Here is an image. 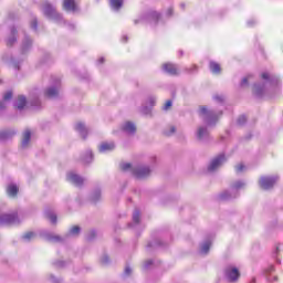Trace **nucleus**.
<instances>
[{"mask_svg": "<svg viewBox=\"0 0 283 283\" xmlns=\"http://www.w3.org/2000/svg\"><path fill=\"white\" fill-rule=\"evenodd\" d=\"M60 25H67L69 30H74L75 25L64 20Z\"/></svg>", "mask_w": 283, "mask_h": 283, "instance_id": "obj_60", "label": "nucleus"}, {"mask_svg": "<svg viewBox=\"0 0 283 283\" xmlns=\"http://www.w3.org/2000/svg\"><path fill=\"white\" fill-rule=\"evenodd\" d=\"M97 232L96 230L92 229L88 230L85 234L86 242H94L96 240Z\"/></svg>", "mask_w": 283, "mask_h": 283, "instance_id": "obj_37", "label": "nucleus"}, {"mask_svg": "<svg viewBox=\"0 0 283 283\" xmlns=\"http://www.w3.org/2000/svg\"><path fill=\"white\" fill-rule=\"evenodd\" d=\"M140 227V210L136 208L133 212V222L128 223V229H138Z\"/></svg>", "mask_w": 283, "mask_h": 283, "instance_id": "obj_21", "label": "nucleus"}, {"mask_svg": "<svg viewBox=\"0 0 283 283\" xmlns=\"http://www.w3.org/2000/svg\"><path fill=\"white\" fill-rule=\"evenodd\" d=\"M44 217L46 218V220H50L51 224H56L57 217H56V213H54V210L52 208H45Z\"/></svg>", "mask_w": 283, "mask_h": 283, "instance_id": "obj_27", "label": "nucleus"}, {"mask_svg": "<svg viewBox=\"0 0 283 283\" xmlns=\"http://www.w3.org/2000/svg\"><path fill=\"white\" fill-rule=\"evenodd\" d=\"M64 10L67 12H76V1L75 0H64Z\"/></svg>", "mask_w": 283, "mask_h": 283, "instance_id": "obj_30", "label": "nucleus"}, {"mask_svg": "<svg viewBox=\"0 0 283 283\" xmlns=\"http://www.w3.org/2000/svg\"><path fill=\"white\" fill-rule=\"evenodd\" d=\"M277 253H280V245H276V248L273 252V256L276 258Z\"/></svg>", "mask_w": 283, "mask_h": 283, "instance_id": "obj_64", "label": "nucleus"}, {"mask_svg": "<svg viewBox=\"0 0 283 283\" xmlns=\"http://www.w3.org/2000/svg\"><path fill=\"white\" fill-rule=\"evenodd\" d=\"M123 3H124V0H109V6L112 10H114L115 12H118V10L123 8Z\"/></svg>", "mask_w": 283, "mask_h": 283, "instance_id": "obj_35", "label": "nucleus"}, {"mask_svg": "<svg viewBox=\"0 0 283 283\" xmlns=\"http://www.w3.org/2000/svg\"><path fill=\"white\" fill-rule=\"evenodd\" d=\"M114 149H116V144H114L113 142L102 143L98 147L99 154H107V151H114Z\"/></svg>", "mask_w": 283, "mask_h": 283, "instance_id": "obj_25", "label": "nucleus"}, {"mask_svg": "<svg viewBox=\"0 0 283 283\" xmlns=\"http://www.w3.org/2000/svg\"><path fill=\"white\" fill-rule=\"evenodd\" d=\"M124 275H125V277H129L132 275V266L126 265V268L124 270Z\"/></svg>", "mask_w": 283, "mask_h": 283, "instance_id": "obj_54", "label": "nucleus"}, {"mask_svg": "<svg viewBox=\"0 0 283 283\" xmlns=\"http://www.w3.org/2000/svg\"><path fill=\"white\" fill-rule=\"evenodd\" d=\"M82 163L84 165H92L94 163V153L90 149H87L82 156H81Z\"/></svg>", "mask_w": 283, "mask_h": 283, "instance_id": "obj_28", "label": "nucleus"}, {"mask_svg": "<svg viewBox=\"0 0 283 283\" xmlns=\"http://www.w3.org/2000/svg\"><path fill=\"white\" fill-rule=\"evenodd\" d=\"M224 163H227V155L222 153L210 160V164L208 165V171L213 174V171H216L219 167H222Z\"/></svg>", "mask_w": 283, "mask_h": 283, "instance_id": "obj_11", "label": "nucleus"}, {"mask_svg": "<svg viewBox=\"0 0 283 283\" xmlns=\"http://www.w3.org/2000/svg\"><path fill=\"white\" fill-rule=\"evenodd\" d=\"M151 266H154V260L149 259L147 261H145L144 263V269H150Z\"/></svg>", "mask_w": 283, "mask_h": 283, "instance_id": "obj_52", "label": "nucleus"}, {"mask_svg": "<svg viewBox=\"0 0 283 283\" xmlns=\"http://www.w3.org/2000/svg\"><path fill=\"white\" fill-rule=\"evenodd\" d=\"M275 271V266L270 265L265 271V277L268 280V282H277V276L271 277V273H273Z\"/></svg>", "mask_w": 283, "mask_h": 283, "instance_id": "obj_32", "label": "nucleus"}, {"mask_svg": "<svg viewBox=\"0 0 283 283\" xmlns=\"http://www.w3.org/2000/svg\"><path fill=\"white\" fill-rule=\"evenodd\" d=\"M17 136V129L14 128H6L0 130V143H6V140H11Z\"/></svg>", "mask_w": 283, "mask_h": 283, "instance_id": "obj_17", "label": "nucleus"}, {"mask_svg": "<svg viewBox=\"0 0 283 283\" xmlns=\"http://www.w3.org/2000/svg\"><path fill=\"white\" fill-rule=\"evenodd\" d=\"M122 169H123V171H129V169L132 171V169H134V167H132V164H124L122 166Z\"/></svg>", "mask_w": 283, "mask_h": 283, "instance_id": "obj_59", "label": "nucleus"}, {"mask_svg": "<svg viewBox=\"0 0 283 283\" xmlns=\"http://www.w3.org/2000/svg\"><path fill=\"white\" fill-rule=\"evenodd\" d=\"M28 107V97L25 95H18V97L13 102V109L22 114L23 111Z\"/></svg>", "mask_w": 283, "mask_h": 283, "instance_id": "obj_13", "label": "nucleus"}, {"mask_svg": "<svg viewBox=\"0 0 283 283\" xmlns=\"http://www.w3.org/2000/svg\"><path fill=\"white\" fill-rule=\"evenodd\" d=\"M32 45H34V40L24 32V36L20 44V54L14 55L10 52H7L2 55V61L14 70L15 76H18V72H21V67H23V63L28 59V54L32 52Z\"/></svg>", "mask_w": 283, "mask_h": 283, "instance_id": "obj_1", "label": "nucleus"}, {"mask_svg": "<svg viewBox=\"0 0 283 283\" xmlns=\"http://www.w3.org/2000/svg\"><path fill=\"white\" fill-rule=\"evenodd\" d=\"M82 231L83 229L80 226H73L69 229L67 233L64 235L66 240H70L71 238H78Z\"/></svg>", "mask_w": 283, "mask_h": 283, "instance_id": "obj_24", "label": "nucleus"}, {"mask_svg": "<svg viewBox=\"0 0 283 283\" xmlns=\"http://www.w3.org/2000/svg\"><path fill=\"white\" fill-rule=\"evenodd\" d=\"M52 264L56 268V269H64V266L67 264V262L62 261V260H55L52 262Z\"/></svg>", "mask_w": 283, "mask_h": 283, "instance_id": "obj_45", "label": "nucleus"}, {"mask_svg": "<svg viewBox=\"0 0 283 283\" xmlns=\"http://www.w3.org/2000/svg\"><path fill=\"white\" fill-rule=\"evenodd\" d=\"M42 13L50 21H54V23H57V24L65 23V19H63V14L59 13V11H56V7L50 3V1L43 2Z\"/></svg>", "mask_w": 283, "mask_h": 283, "instance_id": "obj_3", "label": "nucleus"}, {"mask_svg": "<svg viewBox=\"0 0 283 283\" xmlns=\"http://www.w3.org/2000/svg\"><path fill=\"white\" fill-rule=\"evenodd\" d=\"M172 105L174 102L171 99H168L163 107L164 112H168V109H171Z\"/></svg>", "mask_w": 283, "mask_h": 283, "instance_id": "obj_49", "label": "nucleus"}, {"mask_svg": "<svg viewBox=\"0 0 283 283\" xmlns=\"http://www.w3.org/2000/svg\"><path fill=\"white\" fill-rule=\"evenodd\" d=\"M211 251V239H206L199 243V255H207Z\"/></svg>", "mask_w": 283, "mask_h": 283, "instance_id": "obj_22", "label": "nucleus"}, {"mask_svg": "<svg viewBox=\"0 0 283 283\" xmlns=\"http://www.w3.org/2000/svg\"><path fill=\"white\" fill-rule=\"evenodd\" d=\"M196 139L198 143H202L203 145H209L213 143V137L209 133V128L207 126H200L196 133Z\"/></svg>", "mask_w": 283, "mask_h": 283, "instance_id": "obj_8", "label": "nucleus"}, {"mask_svg": "<svg viewBox=\"0 0 283 283\" xmlns=\"http://www.w3.org/2000/svg\"><path fill=\"white\" fill-rule=\"evenodd\" d=\"M261 77L263 81H266L271 87H276V85L280 83V77L275 75H269V73H262Z\"/></svg>", "mask_w": 283, "mask_h": 283, "instance_id": "obj_23", "label": "nucleus"}, {"mask_svg": "<svg viewBox=\"0 0 283 283\" xmlns=\"http://www.w3.org/2000/svg\"><path fill=\"white\" fill-rule=\"evenodd\" d=\"M165 136H171L174 134H176V127L175 126H170L169 130H164Z\"/></svg>", "mask_w": 283, "mask_h": 283, "instance_id": "obj_50", "label": "nucleus"}, {"mask_svg": "<svg viewBox=\"0 0 283 283\" xmlns=\"http://www.w3.org/2000/svg\"><path fill=\"white\" fill-rule=\"evenodd\" d=\"M19 220V216L17 213H3L0 214V224L1 227L6 224H14Z\"/></svg>", "mask_w": 283, "mask_h": 283, "instance_id": "obj_15", "label": "nucleus"}, {"mask_svg": "<svg viewBox=\"0 0 283 283\" xmlns=\"http://www.w3.org/2000/svg\"><path fill=\"white\" fill-rule=\"evenodd\" d=\"M132 175L137 180H145V178H149V176H151V166L137 165L132 168Z\"/></svg>", "mask_w": 283, "mask_h": 283, "instance_id": "obj_6", "label": "nucleus"}, {"mask_svg": "<svg viewBox=\"0 0 283 283\" xmlns=\"http://www.w3.org/2000/svg\"><path fill=\"white\" fill-rule=\"evenodd\" d=\"M41 62L44 63V64L51 63L52 62V54H50V52H48V51H43Z\"/></svg>", "mask_w": 283, "mask_h": 283, "instance_id": "obj_42", "label": "nucleus"}, {"mask_svg": "<svg viewBox=\"0 0 283 283\" xmlns=\"http://www.w3.org/2000/svg\"><path fill=\"white\" fill-rule=\"evenodd\" d=\"M280 177L277 176H261L259 180V187L263 189V191H269L275 187Z\"/></svg>", "mask_w": 283, "mask_h": 283, "instance_id": "obj_7", "label": "nucleus"}, {"mask_svg": "<svg viewBox=\"0 0 283 283\" xmlns=\"http://www.w3.org/2000/svg\"><path fill=\"white\" fill-rule=\"evenodd\" d=\"M148 105L149 107H154L156 105V96L148 97Z\"/></svg>", "mask_w": 283, "mask_h": 283, "instance_id": "obj_53", "label": "nucleus"}, {"mask_svg": "<svg viewBox=\"0 0 283 283\" xmlns=\"http://www.w3.org/2000/svg\"><path fill=\"white\" fill-rule=\"evenodd\" d=\"M75 130L80 134V136L83 138V140L87 139L88 130H87V127L83 123H81V122L77 123L75 125Z\"/></svg>", "mask_w": 283, "mask_h": 283, "instance_id": "obj_29", "label": "nucleus"}, {"mask_svg": "<svg viewBox=\"0 0 283 283\" xmlns=\"http://www.w3.org/2000/svg\"><path fill=\"white\" fill-rule=\"evenodd\" d=\"M91 202H98L101 200V188H95L90 196Z\"/></svg>", "mask_w": 283, "mask_h": 283, "instance_id": "obj_33", "label": "nucleus"}, {"mask_svg": "<svg viewBox=\"0 0 283 283\" xmlns=\"http://www.w3.org/2000/svg\"><path fill=\"white\" fill-rule=\"evenodd\" d=\"M66 180L72 185H75V187H83V184L85 182V179L75 172H69L66 175Z\"/></svg>", "mask_w": 283, "mask_h": 283, "instance_id": "obj_16", "label": "nucleus"}, {"mask_svg": "<svg viewBox=\"0 0 283 283\" xmlns=\"http://www.w3.org/2000/svg\"><path fill=\"white\" fill-rule=\"evenodd\" d=\"M168 243L158 239V238H154L151 241H148L147 245H146V250L148 251V253H151L153 251H156V249H167Z\"/></svg>", "mask_w": 283, "mask_h": 283, "instance_id": "obj_12", "label": "nucleus"}, {"mask_svg": "<svg viewBox=\"0 0 283 283\" xmlns=\"http://www.w3.org/2000/svg\"><path fill=\"white\" fill-rule=\"evenodd\" d=\"M138 23H145V20H143V15H140L138 19L134 20L135 25H138Z\"/></svg>", "mask_w": 283, "mask_h": 283, "instance_id": "obj_62", "label": "nucleus"}, {"mask_svg": "<svg viewBox=\"0 0 283 283\" xmlns=\"http://www.w3.org/2000/svg\"><path fill=\"white\" fill-rule=\"evenodd\" d=\"M99 262L103 266H109L112 264V260L109 259L108 253H103L102 256L99 258Z\"/></svg>", "mask_w": 283, "mask_h": 283, "instance_id": "obj_38", "label": "nucleus"}, {"mask_svg": "<svg viewBox=\"0 0 283 283\" xmlns=\"http://www.w3.org/2000/svg\"><path fill=\"white\" fill-rule=\"evenodd\" d=\"M160 13L158 11L149 10L142 14V21L144 23H148L149 25H153V28H156L158 25V22L160 21Z\"/></svg>", "mask_w": 283, "mask_h": 283, "instance_id": "obj_9", "label": "nucleus"}, {"mask_svg": "<svg viewBox=\"0 0 283 283\" xmlns=\"http://www.w3.org/2000/svg\"><path fill=\"white\" fill-rule=\"evenodd\" d=\"M244 181L238 180L230 185V190H224L218 195V200L222 202H229V200H235V198H240V189L244 187Z\"/></svg>", "mask_w": 283, "mask_h": 283, "instance_id": "obj_2", "label": "nucleus"}, {"mask_svg": "<svg viewBox=\"0 0 283 283\" xmlns=\"http://www.w3.org/2000/svg\"><path fill=\"white\" fill-rule=\"evenodd\" d=\"M264 90H266V84L262 82H258L253 84L252 94L256 98H262L264 96Z\"/></svg>", "mask_w": 283, "mask_h": 283, "instance_id": "obj_18", "label": "nucleus"}, {"mask_svg": "<svg viewBox=\"0 0 283 283\" xmlns=\"http://www.w3.org/2000/svg\"><path fill=\"white\" fill-rule=\"evenodd\" d=\"M7 193L8 196H10V198H17L19 193V186H17L15 184H10L7 187Z\"/></svg>", "mask_w": 283, "mask_h": 283, "instance_id": "obj_31", "label": "nucleus"}, {"mask_svg": "<svg viewBox=\"0 0 283 283\" xmlns=\"http://www.w3.org/2000/svg\"><path fill=\"white\" fill-rule=\"evenodd\" d=\"M34 238H36V233L35 232H27L22 235V240L23 242H32V240H34Z\"/></svg>", "mask_w": 283, "mask_h": 283, "instance_id": "obj_40", "label": "nucleus"}, {"mask_svg": "<svg viewBox=\"0 0 283 283\" xmlns=\"http://www.w3.org/2000/svg\"><path fill=\"white\" fill-rule=\"evenodd\" d=\"M240 87H249V77H243L241 80Z\"/></svg>", "mask_w": 283, "mask_h": 283, "instance_id": "obj_51", "label": "nucleus"}, {"mask_svg": "<svg viewBox=\"0 0 283 283\" xmlns=\"http://www.w3.org/2000/svg\"><path fill=\"white\" fill-rule=\"evenodd\" d=\"M213 101L217 103H224V96L223 95H214Z\"/></svg>", "mask_w": 283, "mask_h": 283, "instance_id": "obj_55", "label": "nucleus"}, {"mask_svg": "<svg viewBox=\"0 0 283 283\" xmlns=\"http://www.w3.org/2000/svg\"><path fill=\"white\" fill-rule=\"evenodd\" d=\"M237 125H239V127H244V125H247V115L239 116L237 119Z\"/></svg>", "mask_w": 283, "mask_h": 283, "instance_id": "obj_44", "label": "nucleus"}, {"mask_svg": "<svg viewBox=\"0 0 283 283\" xmlns=\"http://www.w3.org/2000/svg\"><path fill=\"white\" fill-rule=\"evenodd\" d=\"M43 238H45V240H48V242H55L57 244H65V242H67V238H65V234L63 237L61 235H56V234H52L48 231L42 232Z\"/></svg>", "mask_w": 283, "mask_h": 283, "instance_id": "obj_14", "label": "nucleus"}, {"mask_svg": "<svg viewBox=\"0 0 283 283\" xmlns=\"http://www.w3.org/2000/svg\"><path fill=\"white\" fill-rule=\"evenodd\" d=\"M163 70L166 74H169V76H178V69L171 63L164 64Z\"/></svg>", "mask_w": 283, "mask_h": 283, "instance_id": "obj_26", "label": "nucleus"}, {"mask_svg": "<svg viewBox=\"0 0 283 283\" xmlns=\"http://www.w3.org/2000/svg\"><path fill=\"white\" fill-rule=\"evenodd\" d=\"M49 281L51 283H63V280L61 277H56V275L54 274L49 275Z\"/></svg>", "mask_w": 283, "mask_h": 283, "instance_id": "obj_46", "label": "nucleus"}, {"mask_svg": "<svg viewBox=\"0 0 283 283\" xmlns=\"http://www.w3.org/2000/svg\"><path fill=\"white\" fill-rule=\"evenodd\" d=\"M13 96H14V93L12 91H6L2 94V101H4V103H10V101H12Z\"/></svg>", "mask_w": 283, "mask_h": 283, "instance_id": "obj_41", "label": "nucleus"}, {"mask_svg": "<svg viewBox=\"0 0 283 283\" xmlns=\"http://www.w3.org/2000/svg\"><path fill=\"white\" fill-rule=\"evenodd\" d=\"M59 92H61V78L51 77V85L44 91L46 98H59Z\"/></svg>", "mask_w": 283, "mask_h": 283, "instance_id": "obj_5", "label": "nucleus"}, {"mask_svg": "<svg viewBox=\"0 0 283 283\" xmlns=\"http://www.w3.org/2000/svg\"><path fill=\"white\" fill-rule=\"evenodd\" d=\"M9 19H10L11 21L17 20V19H18L17 13H14V12H10V13H9Z\"/></svg>", "mask_w": 283, "mask_h": 283, "instance_id": "obj_63", "label": "nucleus"}, {"mask_svg": "<svg viewBox=\"0 0 283 283\" xmlns=\"http://www.w3.org/2000/svg\"><path fill=\"white\" fill-rule=\"evenodd\" d=\"M251 138H253V134L249 133L245 136L239 138V143H249V140H251Z\"/></svg>", "mask_w": 283, "mask_h": 283, "instance_id": "obj_48", "label": "nucleus"}, {"mask_svg": "<svg viewBox=\"0 0 283 283\" xmlns=\"http://www.w3.org/2000/svg\"><path fill=\"white\" fill-rule=\"evenodd\" d=\"M142 114H144L145 116H149V114H151V106L148 105H144L142 106Z\"/></svg>", "mask_w": 283, "mask_h": 283, "instance_id": "obj_47", "label": "nucleus"}, {"mask_svg": "<svg viewBox=\"0 0 283 283\" xmlns=\"http://www.w3.org/2000/svg\"><path fill=\"white\" fill-rule=\"evenodd\" d=\"M200 114L205 116V123L211 127L218 123V116H222V111L217 113L216 111L211 109L208 111L207 106L200 107Z\"/></svg>", "mask_w": 283, "mask_h": 283, "instance_id": "obj_4", "label": "nucleus"}, {"mask_svg": "<svg viewBox=\"0 0 283 283\" xmlns=\"http://www.w3.org/2000/svg\"><path fill=\"white\" fill-rule=\"evenodd\" d=\"M188 74H196L198 73V65H192V67L187 69Z\"/></svg>", "mask_w": 283, "mask_h": 283, "instance_id": "obj_56", "label": "nucleus"}, {"mask_svg": "<svg viewBox=\"0 0 283 283\" xmlns=\"http://www.w3.org/2000/svg\"><path fill=\"white\" fill-rule=\"evenodd\" d=\"M244 169H245V166L243 164L235 166L237 174H242V171H244Z\"/></svg>", "mask_w": 283, "mask_h": 283, "instance_id": "obj_57", "label": "nucleus"}, {"mask_svg": "<svg viewBox=\"0 0 283 283\" xmlns=\"http://www.w3.org/2000/svg\"><path fill=\"white\" fill-rule=\"evenodd\" d=\"M30 28L31 30H34V32L39 30V20L36 19V17H33V19L31 20Z\"/></svg>", "mask_w": 283, "mask_h": 283, "instance_id": "obj_43", "label": "nucleus"}, {"mask_svg": "<svg viewBox=\"0 0 283 283\" xmlns=\"http://www.w3.org/2000/svg\"><path fill=\"white\" fill-rule=\"evenodd\" d=\"M209 70L212 74H220L222 72L220 64H218L217 62H213V61H210Z\"/></svg>", "mask_w": 283, "mask_h": 283, "instance_id": "obj_34", "label": "nucleus"}, {"mask_svg": "<svg viewBox=\"0 0 283 283\" xmlns=\"http://www.w3.org/2000/svg\"><path fill=\"white\" fill-rule=\"evenodd\" d=\"M255 23H256L255 19H251V20H248L247 25L248 28H253Z\"/></svg>", "mask_w": 283, "mask_h": 283, "instance_id": "obj_61", "label": "nucleus"}, {"mask_svg": "<svg viewBox=\"0 0 283 283\" xmlns=\"http://www.w3.org/2000/svg\"><path fill=\"white\" fill-rule=\"evenodd\" d=\"M224 277L229 283H235L240 280V270L233 265H227L224 269Z\"/></svg>", "mask_w": 283, "mask_h": 283, "instance_id": "obj_10", "label": "nucleus"}, {"mask_svg": "<svg viewBox=\"0 0 283 283\" xmlns=\"http://www.w3.org/2000/svg\"><path fill=\"white\" fill-rule=\"evenodd\" d=\"M7 107H8V105L6 104V101H3V99L1 101L0 99V114L2 112H6Z\"/></svg>", "mask_w": 283, "mask_h": 283, "instance_id": "obj_58", "label": "nucleus"}, {"mask_svg": "<svg viewBox=\"0 0 283 283\" xmlns=\"http://www.w3.org/2000/svg\"><path fill=\"white\" fill-rule=\"evenodd\" d=\"M29 104L33 109H41V99L39 97H33L29 101Z\"/></svg>", "mask_w": 283, "mask_h": 283, "instance_id": "obj_39", "label": "nucleus"}, {"mask_svg": "<svg viewBox=\"0 0 283 283\" xmlns=\"http://www.w3.org/2000/svg\"><path fill=\"white\" fill-rule=\"evenodd\" d=\"M31 138H32V132L25 130L22 138V147H28V145H30Z\"/></svg>", "mask_w": 283, "mask_h": 283, "instance_id": "obj_36", "label": "nucleus"}, {"mask_svg": "<svg viewBox=\"0 0 283 283\" xmlns=\"http://www.w3.org/2000/svg\"><path fill=\"white\" fill-rule=\"evenodd\" d=\"M120 129L124 134H127V136H134L136 134V124H134V122H125L120 126Z\"/></svg>", "mask_w": 283, "mask_h": 283, "instance_id": "obj_19", "label": "nucleus"}, {"mask_svg": "<svg viewBox=\"0 0 283 283\" xmlns=\"http://www.w3.org/2000/svg\"><path fill=\"white\" fill-rule=\"evenodd\" d=\"M19 31L17 30V27H11L10 29V35L7 38L6 43L8 48H12L14 43H17Z\"/></svg>", "mask_w": 283, "mask_h": 283, "instance_id": "obj_20", "label": "nucleus"}]
</instances>
